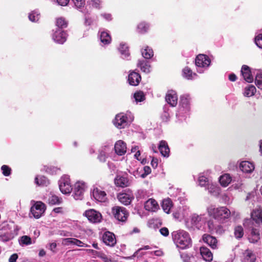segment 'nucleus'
Segmentation results:
<instances>
[{
	"label": "nucleus",
	"instance_id": "1",
	"mask_svg": "<svg viewBox=\"0 0 262 262\" xmlns=\"http://www.w3.org/2000/svg\"><path fill=\"white\" fill-rule=\"evenodd\" d=\"M172 238L177 246L185 249L189 248L191 244V239L189 233L183 230L173 231L171 233Z\"/></svg>",
	"mask_w": 262,
	"mask_h": 262
},
{
	"label": "nucleus",
	"instance_id": "2",
	"mask_svg": "<svg viewBox=\"0 0 262 262\" xmlns=\"http://www.w3.org/2000/svg\"><path fill=\"white\" fill-rule=\"evenodd\" d=\"M207 212L209 217L213 218L220 223H224L231 216L230 210L224 206L215 207L211 206L207 208Z\"/></svg>",
	"mask_w": 262,
	"mask_h": 262
},
{
	"label": "nucleus",
	"instance_id": "3",
	"mask_svg": "<svg viewBox=\"0 0 262 262\" xmlns=\"http://www.w3.org/2000/svg\"><path fill=\"white\" fill-rule=\"evenodd\" d=\"M112 212L116 220L122 222H125L129 215L126 209L121 206L113 207L112 209Z\"/></svg>",
	"mask_w": 262,
	"mask_h": 262
},
{
	"label": "nucleus",
	"instance_id": "4",
	"mask_svg": "<svg viewBox=\"0 0 262 262\" xmlns=\"http://www.w3.org/2000/svg\"><path fill=\"white\" fill-rule=\"evenodd\" d=\"M117 199L122 204L128 205L134 199V195L133 191L130 189H128L119 193L117 195Z\"/></svg>",
	"mask_w": 262,
	"mask_h": 262
},
{
	"label": "nucleus",
	"instance_id": "5",
	"mask_svg": "<svg viewBox=\"0 0 262 262\" xmlns=\"http://www.w3.org/2000/svg\"><path fill=\"white\" fill-rule=\"evenodd\" d=\"M46 205L41 202H37L31 207L30 211L33 216L36 219H39L45 212Z\"/></svg>",
	"mask_w": 262,
	"mask_h": 262
},
{
	"label": "nucleus",
	"instance_id": "6",
	"mask_svg": "<svg viewBox=\"0 0 262 262\" xmlns=\"http://www.w3.org/2000/svg\"><path fill=\"white\" fill-rule=\"evenodd\" d=\"M84 214L88 219L92 223H96L101 222L102 219L101 213L94 209L86 210Z\"/></svg>",
	"mask_w": 262,
	"mask_h": 262
},
{
	"label": "nucleus",
	"instance_id": "7",
	"mask_svg": "<svg viewBox=\"0 0 262 262\" xmlns=\"http://www.w3.org/2000/svg\"><path fill=\"white\" fill-rule=\"evenodd\" d=\"M85 190V184L80 182H76L74 187V197L76 200L82 199Z\"/></svg>",
	"mask_w": 262,
	"mask_h": 262
},
{
	"label": "nucleus",
	"instance_id": "8",
	"mask_svg": "<svg viewBox=\"0 0 262 262\" xmlns=\"http://www.w3.org/2000/svg\"><path fill=\"white\" fill-rule=\"evenodd\" d=\"M67 36L66 32L61 29H56L53 34L52 38L56 42L62 44L67 40Z\"/></svg>",
	"mask_w": 262,
	"mask_h": 262
},
{
	"label": "nucleus",
	"instance_id": "9",
	"mask_svg": "<svg viewBox=\"0 0 262 262\" xmlns=\"http://www.w3.org/2000/svg\"><path fill=\"white\" fill-rule=\"evenodd\" d=\"M211 62L209 57L204 54H199L195 58V65L199 67H208Z\"/></svg>",
	"mask_w": 262,
	"mask_h": 262
},
{
	"label": "nucleus",
	"instance_id": "10",
	"mask_svg": "<svg viewBox=\"0 0 262 262\" xmlns=\"http://www.w3.org/2000/svg\"><path fill=\"white\" fill-rule=\"evenodd\" d=\"M127 117L126 115L120 113L116 115L113 121L114 124L118 128H123L127 125Z\"/></svg>",
	"mask_w": 262,
	"mask_h": 262
},
{
	"label": "nucleus",
	"instance_id": "11",
	"mask_svg": "<svg viewBox=\"0 0 262 262\" xmlns=\"http://www.w3.org/2000/svg\"><path fill=\"white\" fill-rule=\"evenodd\" d=\"M59 189L63 194H69L72 190V186L69 179H62L59 181Z\"/></svg>",
	"mask_w": 262,
	"mask_h": 262
},
{
	"label": "nucleus",
	"instance_id": "12",
	"mask_svg": "<svg viewBox=\"0 0 262 262\" xmlns=\"http://www.w3.org/2000/svg\"><path fill=\"white\" fill-rule=\"evenodd\" d=\"M166 101L171 106H176L178 103V96L173 90H169L165 96Z\"/></svg>",
	"mask_w": 262,
	"mask_h": 262
},
{
	"label": "nucleus",
	"instance_id": "13",
	"mask_svg": "<svg viewBox=\"0 0 262 262\" xmlns=\"http://www.w3.org/2000/svg\"><path fill=\"white\" fill-rule=\"evenodd\" d=\"M102 240L106 245L112 247L114 246L116 243L115 234L109 231L104 233L102 236Z\"/></svg>",
	"mask_w": 262,
	"mask_h": 262
},
{
	"label": "nucleus",
	"instance_id": "14",
	"mask_svg": "<svg viewBox=\"0 0 262 262\" xmlns=\"http://www.w3.org/2000/svg\"><path fill=\"white\" fill-rule=\"evenodd\" d=\"M115 152L119 156L124 155L126 152V144L122 140L117 141L115 144Z\"/></svg>",
	"mask_w": 262,
	"mask_h": 262
},
{
	"label": "nucleus",
	"instance_id": "15",
	"mask_svg": "<svg viewBox=\"0 0 262 262\" xmlns=\"http://www.w3.org/2000/svg\"><path fill=\"white\" fill-rule=\"evenodd\" d=\"M141 80L140 75L135 72H132L128 76V81L129 83L133 86L138 85Z\"/></svg>",
	"mask_w": 262,
	"mask_h": 262
},
{
	"label": "nucleus",
	"instance_id": "16",
	"mask_svg": "<svg viewBox=\"0 0 262 262\" xmlns=\"http://www.w3.org/2000/svg\"><path fill=\"white\" fill-rule=\"evenodd\" d=\"M115 184L117 187L122 188L128 187L130 185V182L127 177L117 176L114 180Z\"/></svg>",
	"mask_w": 262,
	"mask_h": 262
},
{
	"label": "nucleus",
	"instance_id": "17",
	"mask_svg": "<svg viewBox=\"0 0 262 262\" xmlns=\"http://www.w3.org/2000/svg\"><path fill=\"white\" fill-rule=\"evenodd\" d=\"M93 196L97 201L100 202H105L107 200L105 192L97 188L94 189Z\"/></svg>",
	"mask_w": 262,
	"mask_h": 262
},
{
	"label": "nucleus",
	"instance_id": "18",
	"mask_svg": "<svg viewBox=\"0 0 262 262\" xmlns=\"http://www.w3.org/2000/svg\"><path fill=\"white\" fill-rule=\"evenodd\" d=\"M144 208L147 211L155 212L159 208V206L155 199H149L145 203Z\"/></svg>",
	"mask_w": 262,
	"mask_h": 262
},
{
	"label": "nucleus",
	"instance_id": "19",
	"mask_svg": "<svg viewBox=\"0 0 262 262\" xmlns=\"http://www.w3.org/2000/svg\"><path fill=\"white\" fill-rule=\"evenodd\" d=\"M241 73L244 79L248 82H252L253 80V76L250 68L246 65H243L241 69Z\"/></svg>",
	"mask_w": 262,
	"mask_h": 262
},
{
	"label": "nucleus",
	"instance_id": "20",
	"mask_svg": "<svg viewBox=\"0 0 262 262\" xmlns=\"http://www.w3.org/2000/svg\"><path fill=\"white\" fill-rule=\"evenodd\" d=\"M201 255L203 259L206 261L210 262L213 259V254L211 251L206 247H201L200 248Z\"/></svg>",
	"mask_w": 262,
	"mask_h": 262
},
{
	"label": "nucleus",
	"instance_id": "21",
	"mask_svg": "<svg viewBox=\"0 0 262 262\" xmlns=\"http://www.w3.org/2000/svg\"><path fill=\"white\" fill-rule=\"evenodd\" d=\"M204 242L207 244L212 249H215L217 247V241L216 238L210 235L205 234L202 237Z\"/></svg>",
	"mask_w": 262,
	"mask_h": 262
},
{
	"label": "nucleus",
	"instance_id": "22",
	"mask_svg": "<svg viewBox=\"0 0 262 262\" xmlns=\"http://www.w3.org/2000/svg\"><path fill=\"white\" fill-rule=\"evenodd\" d=\"M240 169L246 173H250L254 169V165L249 161H243L239 165Z\"/></svg>",
	"mask_w": 262,
	"mask_h": 262
},
{
	"label": "nucleus",
	"instance_id": "23",
	"mask_svg": "<svg viewBox=\"0 0 262 262\" xmlns=\"http://www.w3.org/2000/svg\"><path fill=\"white\" fill-rule=\"evenodd\" d=\"M159 149L161 155L165 157H168L169 155L170 149L167 143L164 140L160 141L159 145Z\"/></svg>",
	"mask_w": 262,
	"mask_h": 262
},
{
	"label": "nucleus",
	"instance_id": "24",
	"mask_svg": "<svg viewBox=\"0 0 262 262\" xmlns=\"http://www.w3.org/2000/svg\"><path fill=\"white\" fill-rule=\"evenodd\" d=\"M251 218L256 223H262V209H258L254 210L251 213Z\"/></svg>",
	"mask_w": 262,
	"mask_h": 262
},
{
	"label": "nucleus",
	"instance_id": "25",
	"mask_svg": "<svg viewBox=\"0 0 262 262\" xmlns=\"http://www.w3.org/2000/svg\"><path fill=\"white\" fill-rule=\"evenodd\" d=\"M137 66L144 73H148L150 71V66L148 62L145 60H139Z\"/></svg>",
	"mask_w": 262,
	"mask_h": 262
},
{
	"label": "nucleus",
	"instance_id": "26",
	"mask_svg": "<svg viewBox=\"0 0 262 262\" xmlns=\"http://www.w3.org/2000/svg\"><path fill=\"white\" fill-rule=\"evenodd\" d=\"M172 206L173 203L170 199L167 198L163 200L162 207L165 213H169Z\"/></svg>",
	"mask_w": 262,
	"mask_h": 262
},
{
	"label": "nucleus",
	"instance_id": "27",
	"mask_svg": "<svg viewBox=\"0 0 262 262\" xmlns=\"http://www.w3.org/2000/svg\"><path fill=\"white\" fill-rule=\"evenodd\" d=\"M232 179L230 174L225 173L220 177L219 181L222 186H227L231 182Z\"/></svg>",
	"mask_w": 262,
	"mask_h": 262
},
{
	"label": "nucleus",
	"instance_id": "28",
	"mask_svg": "<svg viewBox=\"0 0 262 262\" xmlns=\"http://www.w3.org/2000/svg\"><path fill=\"white\" fill-rule=\"evenodd\" d=\"M68 21L62 17H58L56 20V26L58 27L57 29H63L68 27Z\"/></svg>",
	"mask_w": 262,
	"mask_h": 262
},
{
	"label": "nucleus",
	"instance_id": "29",
	"mask_svg": "<svg viewBox=\"0 0 262 262\" xmlns=\"http://www.w3.org/2000/svg\"><path fill=\"white\" fill-rule=\"evenodd\" d=\"M111 40V37L107 32L103 31L101 33L100 40L104 45L110 43Z\"/></svg>",
	"mask_w": 262,
	"mask_h": 262
},
{
	"label": "nucleus",
	"instance_id": "30",
	"mask_svg": "<svg viewBox=\"0 0 262 262\" xmlns=\"http://www.w3.org/2000/svg\"><path fill=\"white\" fill-rule=\"evenodd\" d=\"M142 55L145 59H150L154 56V52L152 49L149 47H146L144 49L142 50Z\"/></svg>",
	"mask_w": 262,
	"mask_h": 262
},
{
	"label": "nucleus",
	"instance_id": "31",
	"mask_svg": "<svg viewBox=\"0 0 262 262\" xmlns=\"http://www.w3.org/2000/svg\"><path fill=\"white\" fill-rule=\"evenodd\" d=\"M149 28V26L148 24L145 21H143L138 24L137 29L139 33L144 34L148 31Z\"/></svg>",
	"mask_w": 262,
	"mask_h": 262
},
{
	"label": "nucleus",
	"instance_id": "32",
	"mask_svg": "<svg viewBox=\"0 0 262 262\" xmlns=\"http://www.w3.org/2000/svg\"><path fill=\"white\" fill-rule=\"evenodd\" d=\"M119 50L121 54L124 56V57H127L130 55L128 47L125 43H121L120 44Z\"/></svg>",
	"mask_w": 262,
	"mask_h": 262
},
{
	"label": "nucleus",
	"instance_id": "33",
	"mask_svg": "<svg viewBox=\"0 0 262 262\" xmlns=\"http://www.w3.org/2000/svg\"><path fill=\"white\" fill-rule=\"evenodd\" d=\"M190 98L188 96H182L180 98V104L184 108L189 109Z\"/></svg>",
	"mask_w": 262,
	"mask_h": 262
},
{
	"label": "nucleus",
	"instance_id": "34",
	"mask_svg": "<svg viewBox=\"0 0 262 262\" xmlns=\"http://www.w3.org/2000/svg\"><path fill=\"white\" fill-rule=\"evenodd\" d=\"M256 89L255 87L253 85H250L245 89L244 96L246 97H251L253 96Z\"/></svg>",
	"mask_w": 262,
	"mask_h": 262
},
{
	"label": "nucleus",
	"instance_id": "35",
	"mask_svg": "<svg viewBox=\"0 0 262 262\" xmlns=\"http://www.w3.org/2000/svg\"><path fill=\"white\" fill-rule=\"evenodd\" d=\"M35 182L38 186H45L48 183V180L46 177L40 176L35 178Z\"/></svg>",
	"mask_w": 262,
	"mask_h": 262
},
{
	"label": "nucleus",
	"instance_id": "36",
	"mask_svg": "<svg viewBox=\"0 0 262 262\" xmlns=\"http://www.w3.org/2000/svg\"><path fill=\"white\" fill-rule=\"evenodd\" d=\"M251 234L252 237L250 238V242L253 243L257 242V241L260 239L259 231L257 229L252 228Z\"/></svg>",
	"mask_w": 262,
	"mask_h": 262
},
{
	"label": "nucleus",
	"instance_id": "37",
	"mask_svg": "<svg viewBox=\"0 0 262 262\" xmlns=\"http://www.w3.org/2000/svg\"><path fill=\"white\" fill-rule=\"evenodd\" d=\"M29 19L32 22H37L40 18V14L36 10L32 11L28 16Z\"/></svg>",
	"mask_w": 262,
	"mask_h": 262
},
{
	"label": "nucleus",
	"instance_id": "38",
	"mask_svg": "<svg viewBox=\"0 0 262 262\" xmlns=\"http://www.w3.org/2000/svg\"><path fill=\"white\" fill-rule=\"evenodd\" d=\"M245 260L246 262H254L256 260L255 255L249 250L245 251Z\"/></svg>",
	"mask_w": 262,
	"mask_h": 262
},
{
	"label": "nucleus",
	"instance_id": "39",
	"mask_svg": "<svg viewBox=\"0 0 262 262\" xmlns=\"http://www.w3.org/2000/svg\"><path fill=\"white\" fill-rule=\"evenodd\" d=\"M234 235L236 238H241L244 235V230L241 226H238L234 228Z\"/></svg>",
	"mask_w": 262,
	"mask_h": 262
},
{
	"label": "nucleus",
	"instance_id": "40",
	"mask_svg": "<svg viewBox=\"0 0 262 262\" xmlns=\"http://www.w3.org/2000/svg\"><path fill=\"white\" fill-rule=\"evenodd\" d=\"M48 203L50 205H55L60 203L59 198L55 195H51L49 197Z\"/></svg>",
	"mask_w": 262,
	"mask_h": 262
},
{
	"label": "nucleus",
	"instance_id": "41",
	"mask_svg": "<svg viewBox=\"0 0 262 262\" xmlns=\"http://www.w3.org/2000/svg\"><path fill=\"white\" fill-rule=\"evenodd\" d=\"M255 83L258 88L262 90V73H257L255 79Z\"/></svg>",
	"mask_w": 262,
	"mask_h": 262
},
{
	"label": "nucleus",
	"instance_id": "42",
	"mask_svg": "<svg viewBox=\"0 0 262 262\" xmlns=\"http://www.w3.org/2000/svg\"><path fill=\"white\" fill-rule=\"evenodd\" d=\"M134 96L137 102H142L145 100V95L141 91L136 92Z\"/></svg>",
	"mask_w": 262,
	"mask_h": 262
},
{
	"label": "nucleus",
	"instance_id": "43",
	"mask_svg": "<svg viewBox=\"0 0 262 262\" xmlns=\"http://www.w3.org/2000/svg\"><path fill=\"white\" fill-rule=\"evenodd\" d=\"M1 170L4 176L6 177L9 176L11 173V168L8 165H3L1 167Z\"/></svg>",
	"mask_w": 262,
	"mask_h": 262
},
{
	"label": "nucleus",
	"instance_id": "44",
	"mask_svg": "<svg viewBox=\"0 0 262 262\" xmlns=\"http://www.w3.org/2000/svg\"><path fill=\"white\" fill-rule=\"evenodd\" d=\"M107 157V153L104 150H101L99 151V154L98 156V159L101 162H105Z\"/></svg>",
	"mask_w": 262,
	"mask_h": 262
},
{
	"label": "nucleus",
	"instance_id": "45",
	"mask_svg": "<svg viewBox=\"0 0 262 262\" xmlns=\"http://www.w3.org/2000/svg\"><path fill=\"white\" fill-rule=\"evenodd\" d=\"M183 75L187 79H191L192 77V72L188 67H185L183 70Z\"/></svg>",
	"mask_w": 262,
	"mask_h": 262
},
{
	"label": "nucleus",
	"instance_id": "46",
	"mask_svg": "<svg viewBox=\"0 0 262 262\" xmlns=\"http://www.w3.org/2000/svg\"><path fill=\"white\" fill-rule=\"evenodd\" d=\"M20 242L22 244L29 245L31 244L32 240L30 237L27 235H24L21 237Z\"/></svg>",
	"mask_w": 262,
	"mask_h": 262
},
{
	"label": "nucleus",
	"instance_id": "47",
	"mask_svg": "<svg viewBox=\"0 0 262 262\" xmlns=\"http://www.w3.org/2000/svg\"><path fill=\"white\" fill-rule=\"evenodd\" d=\"M202 220V217L198 214H193L191 218V223L193 225H197Z\"/></svg>",
	"mask_w": 262,
	"mask_h": 262
},
{
	"label": "nucleus",
	"instance_id": "48",
	"mask_svg": "<svg viewBox=\"0 0 262 262\" xmlns=\"http://www.w3.org/2000/svg\"><path fill=\"white\" fill-rule=\"evenodd\" d=\"M255 43L259 48L262 49V34L258 35L255 39Z\"/></svg>",
	"mask_w": 262,
	"mask_h": 262
},
{
	"label": "nucleus",
	"instance_id": "49",
	"mask_svg": "<svg viewBox=\"0 0 262 262\" xmlns=\"http://www.w3.org/2000/svg\"><path fill=\"white\" fill-rule=\"evenodd\" d=\"M144 173L141 174V177L144 178L151 173V168L149 166H145L143 168Z\"/></svg>",
	"mask_w": 262,
	"mask_h": 262
},
{
	"label": "nucleus",
	"instance_id": "50",
	"mask_svg": "<svg viewBox=\"0 0 262 262\" xmlns=\"http://www.w3.org/2000/svg\"><path fill=\"white\" fill-rule=\"evenodd\" d=\"M75 5V6L78 8L83 7L84 5V0H72Z\"/></svg>",
	"mask_w": 262,
	"mask_h": 262
},
{
	"label": "nucleus",
	"instance_id": "51",
	"mask_svg": "<svg viewBox=\"0 0 262 262\" xmlns=\"http://www.w3.org/2000/svg\"><path fill=\"white\" fill-rule=\"evenodd\" d=\"M207 179L204 176H201L199 178V184L201 186H204L206 185L207 181Z\"/></svg>",
	"mask_w": 262,
	"mask_h": 262
},
{
	"label": "nucleus",
	"instance_id": "52",
	"mask_svg": "<svg viewBox=\"0 0 262 262\" xmlns=\"http://www.w3.org/2000/svg\"><path fill=\"white\" fill-rule=\"evenodd\" d=\"M160 233L164 236H167L169 235V230L166 227H163L160 229Z\"/></svg>",
	"mask_w": 262,
	"mask_h": 262
},
{
	"label": "nucleus",
	"instance_id": "53",
	"mask_svg": "<svg viewBox=\"0 0 262 262\" xmlns=\"http://www.w3.org/2000/svg\"><path fill=\"white\" fill-rule=\"evenodd\" d=\"M75 245H77L78 247H90L89 245H88L86 244H85L83 243L81 241L75 238Z\"/></svg>",
	"mask_w": 262,
	"mask_h": 262
},
{
	"label": "nucleus",
	"instance_id": "54",
	"mask_svg": "<svg viewBox=\"0 0 262 262\" xmlns=\"http://www.w3.org/2000/svg\"><path fill=\"white\" fill-rule=\"evenodd\" d=\"M75 238H66L63 239L66 244H73L75 245Z\"/></svg>",
	"mask_w": 262,
	"mask_h": 262
},
{
	"label": "nucleus",
	"instance_id": "55",
	"mask_svg": "<svg viewBox=\"0 0 262 262\" xmlns=\"http://www.w3.org/2000/svg\"><path fill=\"white\" fill-rule=\"evenodd\" d=\"M18 258V255L17 254L14 253L10 256L9 258V262H16Z\"/></svg>",
	"mask_w": 262,
	"mask_h": 262
},
{
	"label": "nucleus",
	"instance_id": "56",
	"mask_svg": "<svg viewBox=\"0 0 262 262\" xmlns=\"http://www.w3.org/2000/svg\"><path fill=\"white\" fill-rule=\"evenodd\" d=\"M158 161L157 158H152V160L151 161V165L153 168H155L157 167L158 165Z\"/></svg>",
	"mask_w": 262,
	"mask_h": 262
},
{
	"label": "nucleus",
	"instance_id": "57",
	"mask_svg": "<svg viewBox=\"0 0 262 262\" xmlns=\"http://www.w3.org/2000/svg\"><path fill=\"white\" fill-rule=\"evenodd\" d=\"M69 1L70 0H57V2L59 5L65 6L68 4Z\"/></svg>",
	"mask_w": 262,
	"mask_h": 262
},
{
	"label": "nucleus",
	"instance_id": "58",
	"mask_svg": "<svg viewBox=\"0 0 262 262\" xmlns=\"http://www.w3.org/2000/svg\"><path fill=\"white\" fill-rule=\"evenodd\" d=\"M229 79L231 81H235L237 79V77L234 73H231L229 75Z\"/></svg>",
	"mask_w": 262,
	"mask_h": 262
},
{
	"label": "nucleus",
	"instance_id": "59",
	"mask_svg": "<svg viewBox=\"0 0 262 262\" xmlns=\"http://www.w3.org/2000/svg\"><path fill=\"white\" fill-rule=\"evenodd\" d=\"M150 249V247L148 245H146V246H144V247L141 248H139L134 254V256H136V255L138 253V252H139L141 250H148V249Z\"/></svg>",
	"mask_w": 262,
	"mask_h": 262
},
{
	"label": "nucleus",
	"instance_id": "60",
	"mask_svg": "<svg viewBox=\"0 0 262 262\" xmlns=\"http://www.w3.org/2000/svg\"><path fill=\"white\" fill-rule=\"evenodd\" d=\"M54 212L58 213L62 212V207H56L53 210Z\"/></svg>",
	"mask_w": 262,
	"mask_h": 262
},
{
	"label": "nucleus",
	"instance_id": "61",
	"mask_svg": "<svg viewBox=\"0 0 262 262\" xmlns=\"http://www.w3.org/2000/svg\"><path fill=\"white\" fill-rule=\"evenodd\" d=\"M57 245L55 243H51L50 245V249L51 251H54V249L56 248Z\"/></svg>",
	"mask_w": 262,
	"mask_h": 262
},
{
	"label": "nucleus",
	"instance_id": "62",
	"mask_svg": "<svg viewBox=\"0 0 262 262\" xmlns=\"http://www.w3.org/2000/svg\"><path fill=\"white\" fill-rule=\"evenodd\" d=\"M103 16L105 19H106L108 20H110L112 19V16L110 14H104Z\"/></svg>",
	"mask_w": 262,
	"mask_h": 262
},
{
	"label": "nucleus",
	"instance_id": "63",
	"mask_svg": "<svg viewBox=\"0 0 262 262\" xmlns=\"http://www.w3.org/2000/svg\"><path fill=\"white\" fill-rule=\"evenodd\" d=\"M46 255V252L44 250L41 249L39 251V255L40 256H43Z\"/></svg>",
	"mask_w": 262,
	"mask_h": 262
},
{
	"label": "nucleus",
	"instance_id": "64",
	"mask_svg": "<svg viewBox=\"0 0 262 262\" xmlns=\"http://www.w3.org/2000/svg\"><path fill=\"white\" fill-rule=\"evenodd\" d=\"M259 151L262 155V140H260L259 142Z\"/></svg>",
	"mask_w": 262,
	"mask_h": 262
}]
</instances>
